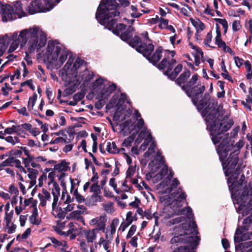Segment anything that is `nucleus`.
Returning a JSON list of instances; mask_svg holds the SVG:
<instances>
[{
  "label": "nucleus",
  "mask_w": 252,
  "mask_h": 252,
  "mask_svg": "<svg viewBox=\"0 0 252 252\" xmlns=\"http://www.w3.org/2000/svg\"><path fill=\"white\" fill-rule=\"evenodd\" d=\"M90 191L94 192V195H97L100 192V186L98 183H93L90 187Z\"/></svg>",
  "instance_id": "de8ad7c7"
},
{
  "label": "nucleus",
  "mask_w": 252,
  "mask_h": 252,
  "mask_svg": "<svg viewBox=\"0 0 252 252\" xmlns=\"http://www.w3.org/2000/svg\"><path fill=\"white\" fill-rule=\"evenodd\" d=\"M176 63V61L173 59L171 54H167L158 64V67L160 69L166 70L164 74L167 75H169V72L171 71Z\"/></svg>",
  "instance_id": "dca6fc26"
},
{
  "label": "nucleus",
  "mask_w": 252,
  "mask_h": 252,
  "mask_svg": "<svg viewBox=\"0 0 252 252\" xmlns=\"http://www.w3.org/2000/svg\"><path fill=\"white\" fill-rule=\"evenodd\" d=\"M50 240L55 248L60 249L63 252H70V249L66 241L63 240L59 241L54 237H50Z\"/></svg>",
  "instance_id": "4be33fe9"
},
{
  "label": "nucleus",
  "mask_w": 252,
  "mask_h": 252,
  "mask_svg": "<svg viewBox=\"0 0 252 252\" xmlns=\"http://www.w3.org/2000/svg\"><path fill=\"white\" fill-rule=\"evenodd\" d=\"M134 139V136L131 135L126 138L123 143V146L126 147H130Z\"/></svg>",
  "instance_id": "5fc2aeb1"
},
{
  "label": "nucleus",
  "mask_w": 252,
  "mask_h": 252,
  "mask_svg": "<svg viewBox=\"0 0 252 252\" xmlns=\"http://www.w3.org/2000/svg\"><path fill=\"white\" fill-rule=\"evenodd\" d=\"M119 223V220L118 219H114L111 223V224L107 226L106 229H105V236L107 239H112L113 235L116 232V228Z\"/></svg>",
  "instance_id": "412c9836"
},
{
  "label": "nucleus",
  "mask_w": 252,
  "mask_h": 252,
  "mask_svg": "<svg viewBox=\"0 0 252 252\" xmlns=\"http://www.w3.org/2000/svg\"><path fill=\"white\" fill-rule=\"evenodd\" d=\"M13 210H11L9 213H5L4 220L5 221L6 224L7 225L11 224V220L13 218Z\"/></svg>",
  "instance_id": "09e8293b"
},
{
  "label": "nucleus",
  "mask_w": 252,
  "mask_h": 252,
  "mask_svg": "<svg viewBox=\"0 0 252 252\" xmlns=\"http://www.w3.org/2000/svg\"><path fill=\"white\" fill-rule=\"evenodd\" d=\"M191 23L195 28L197 33H198L199 31H202L205 28L204 24L199 20H192Z\"/></svg>",
  "instance_id": "a19ab883"
},
{
  "label": "nucleus",
  "mask_w": 252,
  "mask_h": 252,
  "mask_svg": "<svg viewBox=\"0 0 252 252\" xmlns=\"http://www.w3.org/2000/svg\"><path fill=\"white\" fill-rule=\"evenodd\" d=\"M29 173L28 174L29 178L31 179V184L34 185L36 184V179L38 174V171L31 168H28Z\"/></svg>",
  "instance_id": "c9c22d12"
},
{
  "label": "nucleus",
  "mask_w": 252,
  "mask_h": 252,
  "mask_svg": "<svg viewBox=\"0 0 252 252\" xmlns=\"http://www.w3.org/2000/svg\"><path fill=\"white\" fill-rule=\"evenodd\" d=\"M31 232V229L30 228H27L26 231L22 234L21 236L18 235L17 237V239L19 240L20 238L23 239H26L28 238L29 235L30 234Z\"/></svg>",
  "instance_id": "0e129e2a"
},
{
  "label": "nucleus",
  "mask_w": 252,
  "mask_h": 252,
  "mask_svg": "<svg viewBox=\"0 0 252 252\" xmlns=\"http://www.w3.org/2000/svg\"><path fill=\"white\" fill-rule=\"evenodd\" d=\"M83 62L82 66L79 67L77 70V78H80V83L82 81L83 85H85L93 78V75L87 69L84 64L85 62Z\"/></svg>",
  "instance_id": "a211bd4d"
},
{
  "label": "nucleus",
  "mask_w": 252,
  "mask_h": 252,
  "mask_svg": "<svg viewBox=\"0 0 252 252\" xmlns=\"http://www.w3.org/2000/svg\"><path fill=\"white\" fill-rule=\"evenodd\" d=\"M232 27L234 32L238 31L241 27L240 21L239 20L234 21Z\"/></svg>",
  "instance_id": "338daca9"
},
{
  "label": "nucleus",
  "mask_w": 252,
  "mask_h": 252,
  "mask_svg": "<svg viewBox=\"0 0 252 252\" xmlns=\"http://www.w3.org/2000/svg\"><path fill=\"white\" fill-rule=\"evenodd\" d=\"M116 89V86L115 85L113 84L110 85L108 88L107 89V91L104 93H102L101 97L104 99L107 98V97L111 94L114 91H115Z\"/></svg>",
  "instance_id": "a18cd8bd"
},
{
  "label": "nucleus",
  "mask_w": 252,
  "mask_h": 252,
  "mask_svg": "<svg viewBox=\"0 0 252 252\" xmlns=\"http://www.w3.org/2000/svg\"><path fill=\"white\" fill-rule=\"evenodd\" d=\"M191 47L194 50V52L192 53V55L194 58V63L195 65L198 66L200 63L201 60L203 58V53L201 50L196 46L190 44Z\"/></svg>",
  "instance_id": "a878e982"
},
{
  "label": "nucleus",
  "mask_w": 252,
  "mask_h": 252,
  "mask_svg": "<svg viewBox=\"0 0 252 252\" xmlns=\"http://www.w3.org/2000/svg\"><path fill=\"white\" fill-rule=\"evenodd\" d=\"M0 13L3 22L11 21L16 18L13 7L9 4H3L0 1Z\"/></svg>",
  "instance_id": "2eb2a0df"
},
{
  "label": "nucleus",
  "mask_w": 252,
  "mask_h": 252,
  "mask_svg": "<svg viewBox=\"0 0 252 252\" xmlns=\"http://www.w3.org/2000/svg\"><path fill=\"white\" fill-rule=\"evenodd\" d=\"M90 243L85 240H81L79 243L80 249L82 252H89L90 247L89 246Z\"/></svg>",
  "instance_id": "79ce46f5"
},
{
  "label": "nucleus",
  "mask_w": 252,
  "mask_h": 252,
  "mask_svg": "<svg viewBox=\"0 0 252 252\" xmlns=\"http://www.w3.org/2000/svg\"><path fill=\"white\" fill-rule=\"evenodd\" d=\"M126 99V95L125 94H121L120 97L119 98V101L115 105L116 107H118L119 105H122Z\"/></svg>",
  "instance_id": "69168bd1"
},
{
  "label": "nucleus",
  "mask_w": 252,
  "mask_h": 252,
  "mask_svg": "<svg viewBox=\"0 0 252 252\" xmlns=\"http://www.w3.org/2000/svg\"><path fill=\"white\" fill-rule=\"evenodd\" d=\"M64 205L66 206L63 207V209L66 212V214L67 212H72L75 208V204L73 203H63Z\"/></svg>",
  "instance_id": "052dcab7"
},
{
  "label": "nucleus",
  "mask_w": 252,
  "mask_h": 252,
  "mask_svg": "<svg viewBox=\"0 0 252 252\" xmlns=\"http://www.w3.org/2000/svg\"><path fill=\"white\" fill-rule=\"evenodd\" d=\"M73 195L75 196L76 201L78 203H82L84 202L85 197L78 193L77 189H76L73 191Z\"/></svg>",
  "instance_id": "603ef678"
},
{
  "label": "nucleus",
  "mask_w": 252,
  "mask_h": 252,
  "mask_svg": "<svg viewBox=\"0 0 252 252\" xmlns=\"http://www.w3.org/2000/svg\"><path fill=\"white\" fill-rule=\"evenodd\" d=\"M145 217L148 220L152 219V217L154 218L155 225H158V217L157 213H154L153 216H152L151 214L150 213H145Z\"/></svg>",
  "instance_id": "bf43d9fd"
},
{
  "label": "nucleus",
  "mask_w": 252,
  "mask_h": 252,
  "mask_svg": "<svg viewBox=\"0 0 252 252\" xmlns=\"http://www.w3.org/2000/svg\"><path fill=\"white\" fill-rule=\"evenodd\" d=\"M104 210L108 213H111L114 211L113 203L109 202L103 205Z\"/></svg>",
  "instance_id": "4d7b16f0"
},
{
  "label": "nucleus",
  "mask_w": 252,
  "mask_h": 252,
  "mask_svg": "<svg viewBox=\"0 0 252 252\" xmlns=\"http://www.w3.org/2000/svg\"><path fill=\"white\" fill-rule=\"evenodd\" d=\"M109 243L108 241L105 240L103 237H101L98 242V244L99 245H102L103 248L106 252L107 250H109Z\"/></svg>",
  "instance_id": "13d9d810"
},
{
  "label": "nucleus",
  "mask_w": 252,
  "mask_h": 252,
  "mask_svg": "<svg viewBox=\"0 0 252 252\" xmlns=\"http://www.w3.org/2000/svg\"><path fill=\"white\" fill-rule=\"evenodd\" d=\"M127 42H128L130 46L133 48H136V50L137 52L140 53L138 50V48L140 47H146L148 44H142L141 42V38L138 36H135L133 38L130 39Z\"/></svg>",
  "instance_id": "cd10ccee"
},
{
  "label": "nucleus",
  "mask_w": 252,
  "mask_h": 252,
  "mask_svg": "<svg viewBox=\"0 0 252 252\" xmlns=\"http://www.w3.org/2000/svg\"><path fill=\"white\" fill-rule=\"evenodd\" d=\"M190 74V71L188 69H185L176 80V83L179 85L181 86L182 84L185 83L186 80L189 77Z\"/></svg>",
  "instance_id": "f704fd0d"
},
{
  "label": "nucleus",
  "mask_w": 252,
  "mask_h": 252,
  "mask_svg": "<svg viewBox=\"0 0 252 252\" xmlns=\"http://www.w3.org/2000/svg\"><path fill=\"white\" fill-rule=\"evenodd\" d=\"M168 170L166 165H163V167L160 169L158 173L153 177L154 182H157L163 179L164 176L168 174Z\"/></svg>",
  "instance_id": "473e14b6"
},
{
  "label": "nucleus",
  "mask_w": 252,
  "mask_h": 252,
  "mask_svg": "<svg viewBox=\"0 0 252 252\" xmlns=\"http://www.w3.org/2000/svg\"><path fill=\"white\" fill-rule=\"evenodd\" d=\"M181 225V233L172 238L170 240V244L178 245L180 243H187V246H180L175 251H178L180 248H184L185 250H182V252H195L194 249L198 245L200 241V238L196 236L198 233L196 229L197 225L194 221H192L189 224L182 223Z\"/></svg>",
  "instance_id": "423d86ee"
},
{
  "label": "nucleus",
  "mask_w": 252,
  "mask_h": 252,
  "mask_svg": "<svg viewBox=\"0 0 252 252\" xmlns=\"http://www.w3.org/2000/svg\"><path fill=\"white\" fill-rule=\"evenodd\" d=\"M69 54V51L63 48L59 42L50 40L48 42L44 56L50 63L57 68L62 66Z\"/></svg>",
  "instance_id": "6e6552de"
},
{
  "label": "nucleus",
  "mask_w": 252,
  "mask_h": 252,
  "mask_svg": "<svg viewBox=\"0 0 252 252\" xmlns=\"http://www.w3.org/2000/svg\"><path fill=\"white\" fill-rule=\"evenodd\" d=\"M216 33L217 35L215 38V43L219 48L225 47V43L222 41L221 37V32L220 28L218 24H216Z\"/></svg>",
  "instance_id": "7c9ffc66"
},
{
  "label": "nucleus",
  "mask_w": 252,
  "mask_h": 252,
  "mask_svg": "<svg viewBox=\"0 0 252 252\" xmlns=\"http://www.w3.org/2000/svg\"><path fill=\"white\" fill-rule=\"evenodd\" d=\"M134 29L131 26H128L126 31L121 33L120 38L122 40L128 42L132 36V32Z\"/></svg>",
  "instance_id": "2f4dec72"
},
{
  "label": "nucleus",
  "mask_w": 252,
  "mask_h": 252,
  "mask_svg": "<svg viewBox=\"0 0 252 252\" xmlns=\"http://www.w3.org/2000/svg\"><path fill=\"white\" fill-rule=\"evenodd\" d=\"M37 95L36 93H34L29 98L28 104V108L29 110L33 109V107L37 100Z\"/></svg>",
  "instance_id": "37998d69"
},
{
  "label": "nucleus",
  "mask_w": 252,
  "mask_h": 252,
  "mask_svg": "<svg viewBox=\"0 0 252 252\" xmlns=\"http://www.w3.org/2000/svg\"><path fill=\"white\" fill-rule=\"evenodd\" d=\"M154 50V46L151 43H148L146 47H142L138 48L140 53L154 64L157 63L163 56L164 57L167 54H171V57H173L175 55L174 51L163 50L161 47H158L151 55Z\"/></svg>",
  "instance_id": "9d476101"
},
{
  "label": "nucleus",
  "mask_w": 252,
  "mask_h": 252,
  "mask_svg": "<svg viewBox=\"0 0 252 252\" xmlns=\"http://www.w3.org/2000/svg\"><path fill=\"white\" fill-rule=\"evenodd\" d=\"M173 176V173L171 170H169V173L167 177L158 185V188L162 189L161 192L163 193H169L171 192L179 185L180 183L176 178L174 179L172 181H171Z\"/></svg>",
  "instance_id": "ddd939ff"
},
{
  "label": "nucleus",
  "mask_w": 252,
  "mask_h": 252,
  "mask_svg": "<svg viewBox=\"0 0 252 252\" xmlns=\"http://www.w3.org/2000/svg\"><path fill=\"white\" fill-rule=\"evenodd\" d=\"M242 228L249 230L252 229V215L249 216L248 218L245 219L243 225L241 226H239Z\"/></svg>",
  "instance_id": "ea45409f"
},
{
  "label": "nucleus",
  "mask_w": 252,
  "mask_h": 252,
  "mask_svg": "<svg viewBox=\"0 0 252 252\" xmlns=\"http://www.w3.org/2000/svg\"><path fill=\"white\" fill-rule=\"evenodd\" d=\"M117 3L116 0H106L105 3H101L95 14L98 22L118 36L126 30V26L123 24L116 25L117 18L120 12L117 9Z\"/></svg>",
  "instance_id": "20e7f679"
},
{
  "label": "nucleus",
  "mask_w": 252,
  "mask_h": 252,
  "mask_svg": "<svg viewBox=\"0 0 252 252\" xmlns=\"http://www.w3.org/2000/svg\"><path fill=\"white\" fill-rule=\"evenodd\" d=\"M68 168V164L65 161H62L61 163L55 165L54 166L55 170L59 172L66 171Z\"/></svg>",
  "instance_id": "4c0bfd02"
},
{
  "label": "nucleus",
  "mask_w": 252,
  "mask_h": 252,
  "mask_svg": "<svg viewBox=\"0 0 252 252\" xmlns=\"http://www.w3.org/2000/svg\"><path fill=\"white\" fill-rule=\"evenodd\" d=\"M142 131L139 133L137 138L135 140V143L139 144L143 139H145L144 143L140 147L139 150L144 151L146 150L149 143L152 141L153 137L150 132Z\"/></svg>",
  "instance_id": "aec40b11"
},
{
  "label": "nucleus",
  "mask_w": 252,
  "mask_h": 252,
  "mask_svg": "<svg viewBox=\"0 0 252 252\" xmlns=\"http://www.w3.org/2000/svg\"><path fill=\"white\" fill-rule=\"evenodd\" d=\"M14 12L15 16L17 15L18 17L21 18L26 15L23 10V3L20 1H16L14 3Z\"/></svg>",
  "instance_id": "c756f323"
},
{
  "label": "nucleus",
  "mask_w": 252,
  "mask_h": 252,
  "mask_svg": "<svg viewBox=\"0 0 252 252\" xmlns=\"http://www.w3.org/2000/svg\"><path fill=\"white\" fill-rule=\"evenodd\" d=\"M244 64L245 65V67L246 68V70L248 72V74H247V78L248 79H252V66L249 61H246L244 63Z\"/></svg>",
  "instance_id": "c03bdc74"
},
{
  "label": "nucleus",
  "mask_w": 252,
  "mask_h": 252,
  "mask_svg": "<svg viewBox=\"0 0 252 252\" xmlns=\"http://www.w3.org/2000/svg\"><path fill=\"white\" fill-rule=\"evenodd\" d=\"M55 175H56L55 171H52V172H50L48 175V178L49 180L48 184L50 185V184H52V183L54 184V189H53L52 191H55V185L56 186H58L59 187V186L56 183L54 182V178H55Z\"/></svg>",
  "instance_id": "8fccbe9b"
},
{
  "label": "nucleus",
  "mask_w": 252,
  "mask_h": 252,
  "mask_svg": "<svg viewBox=\"0 0 252 252\" xmlns=\"http://www.w3.org/2000/svg\"><path fill=\"white\" fill-rule=\"evenodd\" d=\"M82 59L77 58L75 60L74 58L69 57V59L60 71L63 80L68 84V87L71 91L75 92L80 84V78H77V70L80 66H82Z\"/></svg>",
  "instance_id": "0eeeda50"
},
{
  "label": "nucleus",
  "mask_w": 252,
  "mask_h": 252,
  "mask_svg": "<svg viewBox=\"0 0 252 252\" xmlns=\"http://www.w3.org/2000/svg\"><path fill=\"white\" fill-rule=\"evenodd\" d=\"M135 173V166L130 165L126 171V177L127 179H131Z\"/></svg>",
  "instance_id": "3c124183"
},
{
  "label": "nucleus",
  "mask_w": 252,
  "mask_h": 252,
  "mask_svg": "<svg viewBox=\"0 0 252 252\" xmlns=\"http://www.w3.org/2000/svg\"><path fill=\"white\" fill-rule=\"evenodd\" d=\"M236 250L241 252H252V240L236 245Z\"/></svg>",
  "instance_id": "bb28decb"
},
{
  "label": "nucleus",
  "mask_w": 252,
  "mask_h": 252,
  "mask_svg": "<svg viewBox=\"0 0 252 252\" xmlns=\"http://www.w3.org/2000/svg\"><path fill=\"white\" fill-rule=\"evenodd\" d=\"M187 197L186 192L181 188H179L169 195H163L160 197V201L164 207L160 216L165 220L170 219L167 222L171 226L184 221L187 218L189 220V224L193 220V214L190 207L182 208Z\"/></svg>",
  "instance_id": "f03ea898"
},
{
  "label": "nucleus",
  "mask_w": 252,
  "mask_h": 252,
  "mask_svg": "<svg viewBox=\"0 0 252 252\" xmlns=\"http://www.w3.org/2000/svg\"><path fill=\"white\" fill-rule=\"evenodd\" d=\"M156 147V145L154 141L152 142L151 144L150 145V147L148 149V151L145 153L144 156L146 157L147 156L151 155L152 154L155 152V148Z\"/></svg>",
  "instance_id": "e2e57ef3"
},
{
  "label": "nucleus",
  "mask_w": 252,
  "mask_h": 252,
  "mask_svg": "<svg viewBox=\"0 0 252 252\" xmlns=\"http://www.w3.org/2000/svg\"><path fill=\"white\" fill-rule=\"evenodd\" d=\"M66 219L68 220H82L83 218L82 216V213L77 210H73L70 213L67 214Z\"/></svg>",
  "instance_id": "72a5a7b5"
},
{
  "label": "nucleus",
  "mask_w": 252,
  "mask_h": 252,
  "mask_svg": "<svg viewBox=\"0 0 252 252\" xmlns=\"http://www.w3.org/2000/svg\"><path fill=\"white\" fill-rule=\"evenodd\" d=\"M15 133L19 136L21 137H24V135L25 134V131L24 128H23L21 125L20 126H15Z\"/></svg>",
  "instance_id": "864d4df0"
},
{
  "label": "nucleus",
  "mask_w": 252,
  "mask_h": 252,
  "mask_svg": "<svg viewBox=\"0 0 252 252\" xmlns=\"http://www.w3.org/2000/svg\"><path fill=\"white\" fill-rule=\"evenodd\" d=\"M25 154L27 156V158H23V162L25 167H28L30 166V164L31 163L32 160H33L34 158L30 155H29L28 152H25Z\"/></svg>",
  "instance_id": "6e6d98bb"
},
{
  "label": "nucleus",
  "mask_w": 252,
  "mask_h": 252,
  "mask_svg": "<svg viewBox=\"0 0 252 252\" xmlns=\"http://www.w3.org/2000/svg\"><path fill=\"white\" fill-rule=\"evenodd\" d=\"M198 75H193L186 85L182 86V88L190 97L193 103L196 105L198 99L202 96L205 90V86L201 84L195 85L198 80Z\"/></svg>",
  "instance_id": "1a4fd4ad"
},
{
  "label": "nucleus",
  "mask_w": 252,
  "mask_h": 252,
  "mask_svg": "<svg viewBox=\"0 0 252 252\" xmlns=\"http://www.w3.org/2000/svg\"><path fill=\"white\" fill-rule=\"evenodd\" d=\"M5 164L6 166H14L16 168L21 169L23 168L21 166V162L20 160L16 159L12 156H9L8 158L4 160Z\"/></svg>",
  "instance_id": "393cba45"
},
{
  "label": "nucleus",
  "mask_w": 252,
  "mask_h": 252,
  "mask_svg": "<svg viewBox=\"0 0 252 252\" xmlns=\"http://www.w3.org/2000/svg\"><path fill=\"white\" fill-rule=\"evenodd\" d=\"M55 186V191H53V201L52 204V214L56 218L63 219L66 216V212L63 208L58 207L57 204L59 200V197L60 195V188L58 186Z\"/></svg>",
  "instance_id": "4468645a"
},
{
  "label": "nucleus",
  "mask_w": 252,
  "mask_h": 252,
  "mask_svg": "<svg viewBox=\"0 0 252 252\" xmlns=\"http://www.w3.org/2000/svg\"><path fill=\"white\" fill-rule=\"evenodd\" d=\"M234 60L236 65L238 68H240L245 63L243 59H242V58H240L238 57H234Z\"/></svg>",
  "instance_id": "774afa93"
},
{
  "label": "nucleus",
  "mask_w": 252,
  "mask_h": 252,
  "mask_svg": "<svg viewBox=\"0 0 252 252\" xmlns=\"http://www.w3.org/2000/svg\"><path fill=\"white\" fill-rule=\"evenodd\" d=\"M106 150L109 153L115 154L119 153L116 143L114 142H107L106 143Z\"/></svg>",
  "instance_id": "e433bc0d"
},
{
  "label": "nucleus",
  "mask_w": 252,
  "mask_h": 252,
  "mask_svg": "<svg viewBox=\"0 0 252 252\" xmlns=\"http://www.w3.org/2000/svg\"><path fill=\"white\" fill-rule=\"evenodd\" d=\"M244 179L245 176L242 175L239 181L241 182L240 184L233 180L228 184L237 212L242 211L243 216L244 215L245 210H252V185L249 184L244 186Z\"/></svg>",
  "instance_id": "39448f33"
},
{
  "label": "nucleus",
  "mask_w": 252,
  "mask_h": 252,
  "mask_svg": "<svg viewBox=\"0 0 252 252\" xmlns=\"http://www.w3.org/2000/svg\"><path fill=\"white\" fill-rule=\"evenodd\" d=\"M107 218L105 215H101L95 217L89 221V224L91 226H95L94 229H96L97 231H101L105 232Z\"/></svg>",
  "instance_id": "6ab92c4d"
},
{
  "label": "nucleus",
  "mask_w": 252,
  "mask_h": 252,
  "mask_svg": "<svg viewBox=\"0 0 252 252\" xmlns=\"http://www.w3.org/2000/svg\"><path fill=\"white\" fill-rule=\"evenodd\" d=\"M11 40L12 42L8 50L9 52L14 51L19 45L24 46L27 42L28 51L31 53L45 45L46 36L43 31L39 30L38 27H34L22 30L19 34L16 32L13 33Z\"/></svg>",
  "instance_id": "7ed1b4c3"
},
{
  "label": "nucleus",
  "mask_w": 252,
  "mask_h": 252,
  "mask_svg": "<svg viewBox=\"0 0 252 252\" xmlns=\"http://www.w3.org/2000/svg\"><path fill=\"white\" fill-rule=\"evenodd\" d=\"M210 98V95L208 93H205L202 98L200 100L198 99L196 105H195L198 110H201L205 106Z\"/></svg>",
  "instance_id": "c85d7f7f"
},
{
  "label": "nucleus",
  "mask_w": 252,
  "mask_h": 252,
  "mask_svg": "<svg viewBox=\"0 0 252 252\" xmlns=\"http://www.w3.org/2000/svg\"><path fill=\"white\" fill-rule=\"evenodd\" d=\"M183 68V66L181 64H179L174 69L173 71L169 72V75H167L171 80L175 79L178 74L181 71Z\"/></svg>",
  "instance_id": "58836bf2"
},
{
  "label": "nucleus",
  "mask_w": 252,
  "mask_h": 252,
  "mask_svg": "<svg viewBox=\"0 0 252 252\" xmlns=\"http://www.w3.org/2000/svg\"><path fill=\"white\" fill-rule=\"evenodd\" d=\"M205 117L207 129L210 132L212 140L214 144L220 143L217 151L219 155L223 169L227 179L228 184L233 180H236L241 172V165L238 164V155L240 149L244 145V142L240 140L235 145L229 139L228 134H223L234 124L232 119L225 115L222 106L217 108L212 106L206 107L201 112Z\"/></svg>",
  "instance_id": "f257e3e1"
},
{
  "label": "nucleus",
  "mask_w": 252,
  "mask_h": 252,
  "mask_svg": "<svg viewBox=\"0 0 252 252\" xmlns=\"http://www.w3.org/2000/svg\"><path fill=\"white\" fill-rule=\"evenodd\" d=\"M133 117L137 121L136 124L133 125V124L131 121H126L121 125V128L123 130L127 131L129 132L134 130H136V132L139 130H141V131H146V133L148 131L150 132L149 130H147L146 127L144 126V120L141 118L138 119L141 117V115L137 110L134 111ZM146 134H147V133H146Z\"/></svg>",
  "instance_id": "f8f14e48"
},
{
  "label": "nucleus",
  "mask_w": 252,
  "mask_h": 252,
  "mask_svg": "<svg viewBox=\"0 0 252 252\" xmlns=\"http://www.w3.org/2000/svg\"><path fill=\"white\" fill-rule=\"evenodd\" d=\"M252 239V232L248 230L237 227L234 237V241L236 245L240 244V242L245 241Z\"/></svg>",
  "instance_id": "f3484780"
},
{
  "label": "nucleus",
  "mask_w": 252,
  "mask_h": 252,
  "mask_svg": "<svg viewBox=\"0 0 252 252\" xmlns=\"http://www.w3.org/2000/svg\"><path fill=\"white\" fill-rule=\"evenodd\" d=\"M6 142L11 144L12 145H15L17 143H20V140L17 136H8L5 138Z\"/></svg>",
  "instance_id": "49530a36"
},
{
  "label": "nucleus",
  "mask_w": 252,
  "mask_h": 252,
  "mask_svg": "<svg viewBox=\"0 0 252 252\" xmlns=\"http://www.w3.org/2000/svg\"><path fill=\"white\" fill-rule=\"evenodd\" d=\"M98 231L96 229H89L83 231V235L88 243H93L96 239Z\"/></svg>",
  "instance_id": "5701e85b"
},
{
  "label": "nucleus",
  "mask_w": 252,
  "mask_h": 252,
  "mask_svg": "<svg viewBox=\"0 0 252 252\" xmlns=\"http://www.w3.org/2000/svg\"><path fill=\"white\" fill-rule=\"evenodd\" d=\"M61 0H34L27 8L30 14L37 12H46L52 9Z\"/></svg>",
  "instance_id": "9b49d317"
},
{
  "label": "nucleus",
  "mask_w": 252,
  "mask_h": 252,
  "mask_svg": "<svg viewBox=\"0 0 252 252\" xmlns=\"http://www.w3.org/2000/svg\"><path fill=\"white\" fill-rule=\"evenodd\" d=\"M160 23L158 25V27L160 29H166L168 25V20L165 19L161 18L159 19Z\"/></svg>",
  "instance_id": "680f3d73"
},
{
  "label": "nucleus",
  "mask_w": 252,
  "mask_h": 252,
  "mask_svg": "<svg viewBox=\"0 0 252 252\" xmlns=\"http://www.w3.org/2000/svg\"><path fill=\"white\" fill-rule=\"evenodd\" d=\"M38 196L40 200V205L42 207H45L47 202L50 201L51 199L50 192L45 189H42V192L39 193Z\"/></svg>",
  "instance_id": "b1692460"
}]
</instances>
